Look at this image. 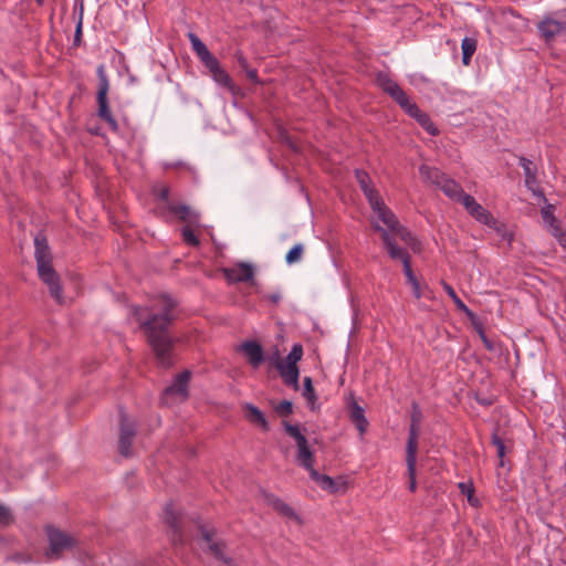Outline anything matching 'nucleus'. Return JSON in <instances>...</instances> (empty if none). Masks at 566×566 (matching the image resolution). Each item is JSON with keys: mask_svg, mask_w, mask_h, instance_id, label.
<instances>
[{"mask_svg": "<svg viewBox=\"0 0 566 566\" xmlns=\"http://www.w3.org/2000/svg\"><path fill=\"white\" fill-rule=\"evenodd\" d=\"M157 301V312L149 311L148 307L132 306V313L154 354L157 366L168 369L175 364L177 338L172 336L170 328L178 317V302L167 294L159 295Z\"/></svg>", "mask_w": 566, "mask_h": 566, "instance_id": "f257e3e1", "label": "nucleus"}, {"mask_svg": "<svg viewBox=\"0 0 566 566\" xmlns=\"http://www.w3.org/2000/svg\"><path fill=\"white\" fill-rule=\"evenodd\" d=\"M36 270L40 280L49 287L50 295L59 303H63L61 280L52 264V253L45 237L36 235L34 239Z\"/></svg>", "mask_w": 566, "mask_h": 566, "instance_id": "f03ea898", "label": "nucleus"}, {"mask_svg": "<svg viewBox=\"0 0 566 566\" xmlns=\"http://www.w3.org/2000/svg\"><path fill=\"white\" fill-rule=\"evenodd\" d=\"M373 229L376 232L380 233L384 247L386 248L390 259L399 260L402 262L403 273L407 277V281L412 287L415 297L419 300L422 296L421 286L412 271L411 259L409 253L407 252V250L397 247V244L391 241L389 233L385 229H382V227L376 223L373 226Z\"/></svg>", "mask_w": 566, "mask_h": 566, "instance_id": "7ed1b4c3", "label": "nucleus"}, {"mask_svg": "<svg viewBox=\"0 0 566 566\" xmlns=\"http://www.w3.org/2000/svg\"><path fill=\"white\" fill-rule=\"evenodd\" d=\"M188 38L198 59L209 70L213 80L230 91H234V84L230 75L221 67L219 61L210 53L206 44L192 32L188 34Z\"/></svg>", "mask_w": 566, "mask_h": 566, "instance_id": "20e7f679", "label": "nucleus"}, {"mask_svg": "<svg viewBox=\"0 0 566 566\" xmlns=\"http://www.w3.org/2000/svg\"><path fill=\"white\" fill-rule=\"evenodd\" d=\"M45 534L49 541V548L45 553L50 559H59L65 551H71L78 545V539L62 530L48 525Z\"/></svg>", "mask_w": 566, "mask_h": 566, "instance_id": "39448f33", "label": "nucleus"}, {"mask_svg": "<svg viewBox=\"0 0 566 566\" xmlns=\"http://www.w3.org/2000/svg\"><path fill=\"white\" fill-rule=\"evenodd\" d=\"M97 75H98L97 116L102 120L106 122L113 132H117L118 124H117L116 119L113 117L109 106H108L107 93H108V88H109V83H108V78L105 74L103 65L98 66Z\"/></svg>", "mask_w": 566, "mask_h": 566, "instance_id": "423d86ee", "label": "nucleus"}, {"mask_svg": "<svg viewBox=\"0 0 566 566\" xmlns=\"http://www.w3.org/2000/svg\"><path fill=\"white\" fill-rule=\"evenodd\" d=\"M283 426L285 433L293 438L296 442V461L303 468H310L311 462H315V457L312 450L310 449L306 437L301 432L300 426L291 424L287 421H283Z\"/></svg>", "mask_w": 566, "mask_h": 566, "instance_id": "0eeeda50", "label": "nucleus"}, {"mask_svg": "<svg viewBox=\"0 0 566 566\" xmlns=\"http://www.w3.org/2000/svg\"><path fill=\"white\" fill-rule=\"evenodd\" d=\"M226 280L230 283H249L256 286L254 266L247 262H239L232 268L223 269Z\"/></svg>", "mask_w": 566, "mask_h": 566, "instance_id": "6e6552de", "label": "nucleus"}, {"mask_svg": "<svg viewBox=\"0 0 566 566\" xmlns=\"http://www.w3.org/2000/svg\"><path fill=\"white\" fill-rule=\"evenodd\" d=\"M165 522L170 527L171 543L174 546L184 545L182 514L177 511L172 503L165 506Z\"/></svg>", "mask_w": 566, "mask_h": 566, "instance_id": "1a4fd4ad", "label": "nucleus"}, {"mask_svg": "<svg viewBox=\"0 0 566 566\" xmlns=\"http://www.w3.org/2000/svg\"><path fill=\"white\" fill-rule=\"evenodd\" d=\"M135 426L129 422L127 416L124 412H120V434L118 441V451L124 457L132 455V443L135 437Z\"/></svg>", "mask_w": 566, "mask_h": 566, "instance_id": "9d476101", "label": "nucleus"}, {"mask_svg": "<svg viewBox=\"0 0 566 566\" xmlns=\"http://www.w3.org/2000/svg\"><path fill=\"white\" fill-rule=\"evenodd\" d=\"M191 378V373L189 370H184L178 374L174 380V382L168 386L164 390V396L172 397L176 396L180 399V401H185L189 397L188 385Z\"/></svg>", "mask_w": 566, "mask_h": 566, "instance_id": "9b49d317", "label": "nucleus"}, {"mask_svg": "<svg viewBox=\"0 0 566 566\" xmlns=\"http://www.w3.org/2000/svg\"><path fill=\"white\" fill-rule=\"evenodd\" d=\"M411 423L409 427V437L407 440V447L406 450H415L418 449V433H419V426L422 421V411L419 407V405L413 401L411 403V417H410Z\"/></svg>", "mask_w": 566, "mask_h": 566, "instance_id": "f8f14e48", "label": "nucleus"}, {"mask_svg": "<svg viewBox=\"0 0 566 566\" xmlns=\"http://www.w3.org/2000/svg\"><path fill=\"white\" fill-rule=\"evenodd\" d=\"M239 350L247 356L248 363L253 368H259L260 365L265 360L263 348L256 340L243 342L239 346Z\"/></svg>", "mask_w": 566, "mask_h": 566, "instance_id": "ddd939ff", "label": "nucleus"}, {"mask_svg": "<svg viewBox=\"0 0 566 566\" xmlns=\"http://www.w3.org/2000/svg\"><path fill=\"white\" fill-rule=\"evenodd\" d=\"M276 356H279V353H276ZM275 368L286 386H291L295 390L298 389L300 370L297 366L286 365L284 359L276 357Z\"/></svg>", "mask_w": 566, "mask_h": 566, "instance_id": "4468645a", "label": "nucleus"}, {"mask_svg": "<svg viewBox=\"0 0 566 566\" xmlns=\"http://www.w3.org/2000/svg\"><path fill=\"white\" fill-rule=\"evenodd\" d=\"M262 496L264 502L274 511H276L280 515L291 520H298V516L295 513V511L276 495L262 491Z\"/></svg>", "mask_w": 566, "mask_h": 566, "instance_id": "2eb2a0df", "label": "nucleus"}, {"mask_svg": "<svg viewBox=\"0 0 566 566\" xmlns=\"http://www.w3.org/2000/svg\"><path fill=\"white\" fill-rule=\"evenodd\" d=\"M168 211L186 224L196 226L199 223V213L187 205L168 202Z\"/></svg>", "mask_w": 566, "mask_h": 566, "instance_id": "dca6fc26", "label": "nucleus"}, {"mask_svg": "<svg viewBox=\"0 0 566 566\" xmlns=\"http://www.w3.org/2000/svg\"><path fill=\"white\" fill-rule=\"evenodd\" d=\"M197 531L199 534V541L202 543L203 552L209 549V546L217 544L221 541L218 536V531L212 524H207L202 522H197Z\"/></svg>", "mask_w": 566, "mask_h": 566, "instance_id": "f3484780", "label": "nucleus"}, {"mask_svg": "<svg viewBox=\"0 0 566 566\" xmlns=\"http://www.w3.org/2000/svg\"><path fill=\"white\" fill-rule=\"evenodd\" d=\"M357 182L359 184L364 195L367 197L369 205H378L380 198L378 191L371 186V179L369 175L360 169L355 171Z\"/></svg>", "mask_w": 566, "mask_h": 566, "instance_id": "a211bd4d", "label": "nucleus"}, {"mask_svg": "<svg viewBox=\"0 0 566 566\" xmlns=\"http://www.w3.org/2000/svg\"><path fill=\"white\" fill-rule=\"evenodd\" d=\"M371 209L378 214V218L386 224L384 228L388 233L394 231L400 223L396 216L385 206L381 198L378 199V205H370Z\"/></svg>", "mask_w": 566, "mask_h": 566, "instance_id": "6ab92c4d", "label": "nucleus"}, {"mask_svg": "<svg viewBox=\"0 0 566 566\" xmlns=\"http://www.w3.org/2000/svg\"><path fill=\"white\" fill-rule=\"evenodd\" d=\"M244 410L245 418L250 423L260 427L263 431L270 430V426L264 413L258 407L252 403H247L244 406Z\"/></svg>", "mask_w": 566, "mask_h": 566, "instance_id": "aec40b11", "label": "nucleus"}, {"mask_svg": "<svg viewBox=\"0 0 566 566\" xmlns=\"http://www.w3.org/2000/svg\"><path fill=\"white\" fill-rule=\"evenodd\" d=\"M391 241L395 243V237L399 238L402 242L408 244L413 252L421 251V243L401 224L394 228V231L389 233Z\"/></svg>", "mask_w": 566, "mask_h": 566, "instance_id": "412c9836", "label": "nucleus"}, {"mask_svg": "<svg viewBox=\"0 0 566 566\" xmlns=\"http://www.w3.org/2000/svg\"><path fill=\"white\" fill-rule=\"evenodd\" d=\"M349 418L359 433L364 434L367 430L368 421L365 417L364 409L355 400L349 403Z\"/></svg>", "mask_w": 566, "mask_h": 566, "instance_id": "4be33fe9", "label": "nucleus"}, {"mask_svg": "<svg viewBox=\"0 0 566 566\" xmlns=\"http://www.w3.org/2000/svg\"><path fill=\"white\" fill-rule=\"evenodd\" d=\"M227 551L228 545L226 541L221 539L217 544L209 546V549L206 553L227 566H237L234 559L227 555Z\"/></svg>", "mask_w": 566, "mask_h": 566, "instance_id": "5701e85b", "label": "nucleus"}, {"mask_svg": "<svg viewBox=\"0 0 566 566\" xmlns=\"http://www.w3.org/2000/svg\"><path fill=\"white\" fill-rule=\"evenodd\" d=\"M419 172L424 182L432 184L438 187L441 185L444 177L447 176L446 174L440 171L438 168L430 167L427 165H421L419 167Z\"/></svg>", "mask_w": 566, "mask_h": 566, "instance_id": "b1692460", "label": "nucleus"}, {"mask_svg": "<svg viewBox=\"0 0 566 566\" xmlns=\"http://www.w3.org/2000/svg\"><path fill=\"white\" fill-rule=\"evenodd\" d=\"M411 117L416 118L417 122L432 136L439 134V130L431 122L428 114L422 112L417 105L411 107V111L408 113Z\"/></svg>", "mask_w": 566, "mask_h": 566, "instance_id": "393cba45", "label": "nucleus"}, {"mask_svg": "<svg viewBox=\"0 0 566 566\" xmlns=\"http://www.w3.org/2000/svg\"><path fill=\"white\" fill-rule=\"evenodd\" d=\"M439 188L444 192L446 196L454 201H459L465 193L462 187L455 180L448 178L447 176L444 177Z\"/></svg>", "mask_w": 566, "mask_h": 566, "instance_id": "a878e982", "label": "nucleus"}, {"mask_svg": "<svg viewBox=\"0 0 566 566\" xmlns=\"http://www.w3.org/2000/svg\"><path fill=\"white\" fill-rule=\"evenodd\" d=\"M538 30L546 40H551L560 33L563 25L559 21L547 18L539 22Z\"/></svg>", "mask_w": 566, "mask_h": 566, "instance_id": "bb28decb", "label": "nucleus"}, {"mask_svg": "<svg viewBox=\"0 0 566 566\" xmlns=\"http://www.w3.org/2000/svg\"><path fill=\"white\" fill-rule=\"evenodd\" d=\"M406 462H407V472H408V476H409V490L411 492H415L417 489V481H416L417 451L406 450Z\"/></svg>", "mask_w": 566, "mask_h": 566, "instance_id": "cd10ccee", "label": "nucleus"}, {"mask_svg": "<svg viewBox=\"0 0 566 566\" xmlns=\"http://www.w3.org/2000/svg\"><path fill=\"white\" fill-rule=\"evenodd\" d=\"M554 209L555 208L553 205H547L541 211L542 218H543L544 222L546 223V226L548 227V230L552 234L555 232H558L562 229L560 222L554 216Z\"/></svg>", "mask_w": 566, "mask_h": 566, "instance_id": "c85d7f7f", "label": "nucleus"}, {"mask_svg": "<svg viewBox=\"0 0 566 566\" xmlns=\"http://www.w3.org/2000/svg\"><path fill=\"white\" fill-rule=\"evenodd\" d=\"M389 96L407 113H409L411 107L416 105L410 102L408 95L400 86H398Z\"/></svg>", "mask_w": 566, "mask_h": 566, "instance_id": "c756f323", "label": "nucleus"}, {"mask_svg": "<svg viewBox=\"0 0 566 566\" xmlns=\"http://www.w3.org/2000/svg\"><path fill=\"white\" fill-rule=\"evenodd\" d=\"M389 96L407 113H409L411 107L416 105L410 102L408 95L400 86H398Z\"/></svg>", "mask_w": 566, "mask_h": 566, "instance_id": "7c9ffc66", "label": "nucleus"}, {"mask_svg": "<svg viewBox=\"0 0 566 566\" xmlns=\"http://www.w3.org/2000/svg\"><path fill=\"white\" fill-rule=\"evenodd\" d=\"M462 48V62L464 65H469L471 57L476 50V40L473 38H464L461 43Z\"/></svg>", "mask_w": 566, "mask_h": 566, "instance_id": "2f4dec72", "label": "nucleus"}, {"mask_svg": "<svg viewBox=\"0 0 566 566\" xmlns=\"http://www.w3.org/2000/svg\"><path fill=\"white\" fill-rule=\"evenodd\" d=\"M377 85L388 95L399 86L387 73L379 72L376 76Z\"/></svg>", "mask_w": 566, "mask_h": 566, "instance_id": "473e14b6", "label": "nucleus"}, {"mask_svg": "<svg viewBox=\"0 0 566 566\" xmlns=\"http://www.w3.org/2000/svg\"><path fill=\"white\" fill-rule=\"evenodd\" d=\"M520 165L524 169L525 185L530 189H533V185H535L536 181H537V179H536V169L532 168V161L530 159L525 158V157H521L520 158Z\"/></svg>", "mask_w": 566, "mask_h": 566, "instance_id": "72a5a7b5", "label": "nucleus"}, {"mask_svg": "<svg viewBox=\"0 0 566 566\" xmlns=\"http://www.w3.org/2000/svg\"><path fill=\"white\" fill-rule=\"evenodd\" d=\"M310 472V476L314 480L323 490H327L332 485V479L329 475L321 474L314 469V462H311L310 468H305Z\"/></svg>", "mask_w": 566, "mask_h": 566, "instance_id": "f704fd0d", "label": "nucleus"}, {"mask_svg": "<svg viewBox=\"0 0 566 566\" xmlns=\"http://www.w3.org/2000/svg\"><path fill=\"white\" fill-rule=\"evenodd\" d=\"M491 443L496 448V454L500 459V465L503 467V458L505 457V442L504 440L499 436V428H495L492 436H491Z\"/></svg>", "mask_w": 566, "mask_h": 566, "instance_id": "c9c22d12", "label": "nucleus"}, {"mask_svg": "<svg viewBox=\"0 0 566 566\" xmlns=\"http://www.w3.org/2000/svg\"><path fill=\"white\" fill-rule=\"evenodd\" d=\"M471 216L478 221L488 226H493L496 223V220L493 218V216L481 205L479 207H475V210Z\"/></svg>", "mask_w": 566, "mask_h": 566, "instance_id": "e433bc0d", "label": "nucleus"}, {"mask_svg": "<svg viewBox=\"0 0 566 566\" xmlns=\"http://www.w3.org/2000/svg\"><path fill=\"white\" fill-rule=\"evenodd\" d=\"M459 489L463 495H467L468 502L474 506L478 507L480 505V501L478 497L474 496V486L470 483L461 482L459 483Z\"/></svg>", "mask_w": 566, "mask_h": 566, "instance_id": "4c0bfd02", "label": "nucleus"}, {"mask_svg": "<svg viewBox=\"0 0 566 566\" xmlns=\"http://www.w3.org/2000/svg\"><path fill=\"white\" fill-rule=\"evenodd\" d=\"M302 356H303L302 345L294 344L284 361L286 365L297 366V361L302 359Z\"/></svg>", "mask_w": 566, "mask_h": 566, "instance_id": "58836bf2", "label": "nucleus"}, {"mask_svg": "<svg viewBox=\"0 0 566 566\" xmlns=\"http://www.w3.org/2000/svg\"><path fill=\"white\" fill-rule=\"evenodd\" d=\"M303 396L308 401V403H311L312 406L314 405V402L317 399L316 394H315V389H314V386H313V381H312L311 377H305L304 378Z\"/></svg>", "mask_w": 566, "mask_h": 566, "instance_id": "ea45409f", "label": "nucleus"}, {"mask_svg": "<svg viewBox=\"0 0 566 566\" xmlns=\"http://www.w3.org/2000/svg\"><path fill=\"white\" fill-rule=\"evenodd\" d=\"M182 239L188 245H191V247H198L200 244L199 239L192 231L191 226H189V224H186L182 228Z\"/></svg>", "mask_w": 566, "mask_h": 566, "instance_id": "a19ab883", "label": "nucleus"}, {"mask_svg": "<svg viewBox=\"0 0 566 566\" xmlns=\"http://www.w3.org/2000/svg\"><path fill=\"white\" fill-rule=\"evenodd\" d=\"M443 290L447 292V294L452 298L453 303L455 304L457 308L459 311L465 310V304L459 298L455 291L451 285H449L446 282H442Z\"/></svg>", "mask_w": 566, "mask_h": 566, "instance_id": "79ce46f5", "label": "nucleus"}, {"mask_svg": "<svg viewBox=\"0 0 566 566\" xmlns=\"http://www.w3.org/2000/svg\"><path fill=\"white\" fill-rule=\"evenodd\" d=\"M458 202L462 203L463 207L467 209V211L470 214L473 213V211L475 210V207L480 206V203H478L475 201V199L471 195H468V193H464Z\"/></svg>", "mask_w": 566, "mask_h": 566, "instance_id": "37998d69", "label": "nucleus"}, {"mask_svg": "<svg viewBox=\"0 0 566 566\" xmlns=\"http://www.w3.org/2000/svg\"><path fill=\"white\" fill-rule=\"evenodd\" d=\"M458 202L462 203L463 207L467 209V211L470 214L473 213V211L475 210V207L480 206V203H478L475 201V199L471 195H468V193H464Z\"/></svg>", "mask_w": 566, "mask_h": 566, "instance_id": "c03bdc74", "label": "nucleus"}, {"mask_svg": "<svg viewBox=\"0 0 566 566\" xmlns=\"http://www.w3.org/2000/svg\"><path fill=\"white\" fill-rule=\"evenodd\" d=\"M14 522V517L10 510L0 503V525L9 526Z\"/></svg>", "mask_w": 566, "mask_h": 566, "instance_id": "a18cd8bd", "label": "nucleus"}, {"mask_svg": "<svg viewBox=\"0 0 566 566\" xmlns=\"http://www.w3.org/2000/svg\"><path fill=\"white\" fill-rule=\"evenodd\" d=\"M275 412L281 417H287L293 412V405L289 400H283L274 408Z\"/></svg>", "mask_w": 566, "mask_h": 566, "instance_id": "49530a36", "label": "nucleus"}, {"mask_svg": "<svg viewBox=\"0 0 566 566\" xmlns=\"http://www.w3.org/2000/svg\"><path fill=\"white\" fill-rule=\"evenodd\" d=\"M302 252V244L294 245L286 254V262L290 264L297 262L301 259Z\"/></svg>", "mask_w": 566, "mask_h": 566, "instance_id": "de8ad7c7", "label": "nucleus"}, {"mask_svg": "<svg viewBox=\"0 0 566 566\" xmlns=\"http://www.w3.org/2000/svg\"><path fill=\"white\" fill-rule=\"evenodd\" d=\"M154 193L157 196V198L166 203V209L168 210V202L169 201V193L170 190L167 186L156 187L154 188Z\"/></svg>", "mask_w": 566, "mask_h": 566, "instance_id": "09e8293b", "label": "nucleus"}, {"mask_svg": "<svg viewBox=\"0 0 566 566\" xmlns=\"http://www.w3.org/2000/svg\"><path fill=\"white\" fill-rule=\"evenodd\" d=\"M347 490V482L339 478L338 480L332 479V485L331 488H327L326 491H329L331 493H337L339 491L345 492Z\"/></svg>", "mask_w": 566, "mask_h": 566, "instance_id": "8fccbe9b", "label": "nucleus"}, {"mask_svg": "<svg viewBox=\"0 0 566 566\" xmlns=\"http://www.w3.org/2000/svg\"><path fill=\"white\" fill-rule=\"evenodd\" d=\"M83 11H84V6H83V2L80 3V18H78V22L76 24V29H75V35H74V42L76 43L77 41H80L81 39V35H82V19H83Z\"/></svg>", "mask_w": 566, "mask_h": 566, "instance_id": "3c124183", "label": "nucleus"}, {"mask_svg": "<svg viewBox=\"0 0 566 566\" xmlns=\"http://www.w3.org/2000/svg\"><path fill=\"white\" fill-rule=\"evenodd\" d=\"M235 57H237V62H238L239 66L241 67V70H243L245 72L247 70L250 69L249 64H248V60L243 56V54L241 52H237Z\"/></svg>", "mask_w": 566, "mask_h": 566, "instance_id": "603ef678", "label": "nucleus"}, {"mask_svg": "<svg viewBox=\"0 0 566 566\" xmlns=\"http://www.w3.org/2000/svg\"><path fill=\"white\" fill-rule=\"evenodd\" d=\"M552 235L557 239L558 243L564 249H566V233H565V231L563 229H560L558 232L553 233Z\"/></svg>", "mask_w": 566, "mask_h": 566, "instance_id": "864d4df0", "label": "nucleus"}, {"mask_svg": "<svg viewBox=\"0 0 566 566\" xmlns=\"http://www.w3.org/2000/svg\"><path fill=\"white\" fill-rule=\"evenodd\" d=\"M245 74H247V77L253 82V83H258L259 82V78H258V72L255 69H249L245 71Z\"/></svg>", "mask_w": 566, "mask_h": 566, "instance_id": "5fc2aeb1", "label": "nucleus"}, {"mask_svg": "<svg viewBox=\"0 0 566 566\" xmlns=\"http://www.w3.org/2000/svg\"><path fill=\"white\" fill-rule=\"evenodd\" d=\"M480 337H481V339H482V342H483V344H484V346H485V348L488 350H493L494 349L493 343L486 337L485 334L480 335Z\"/></svg>", "mask_w": 566, "mask_h": 566, "instance_id": "6e6d98bb", "label": "nucleus"}, {"mask_svg": "<svg viewBox=\"0 0 566 566\" xmlns=\"http://www.w3.org/2000/svg\"><path fill=\"white\" fill-rule=\"evenodd\" d=\"M266 300L271 302L272 304L276 305L281 301V294L280 293H272L266 296Z\"/></svg>", "mask_w": 566, "mask_h": 566, "instance_id": "4d7b16f0", "label": "nucleus"}, {"mask_svg": "<svg viewBox=\"0 0 566 566\" xmlns=\"http://www.w3.org/2000/svg\"><path fill=\"white\" fill-rule=\"evenodd\" d=\"M460 312H463L471 319L472 323L479 319L476 315L467 305L465 310H461Z\"/></svg>", "mask_w": 566, "mask_h": 566, "instance_id": "13d9d810", "label": "nucleus"}, {"mask_svg": "<svg viewBox=\"0 0 566 566\" xmlns=\"http://www.w3.org/2000/svg\"><path fill=\"white\" fill-rule=\"evenodd\" d=\"M472 325L474 326L475 331L479 333V335H482V334H485L484 333V327H483V324L476 319L475 322L472 323Z\"/></svg>", "mask_w": 566, "mask_h": 566, "instance_id": "bf43d9fd", "label": "nucleus"}, {"mask_svg": "<svg viewBox=\"0 0 566 566\" xmlns=\"http://www.w3.org/2000/svg\"><path fill=\"white\" fill-rule=\"evenodd\" d=\"M14 559H17V560H23V562H28V560H30V558H29V557H20V556H15V557H14Z\"/></svg>", "mask_w": 566, "mask_h": 566, "instance_id": "052dcab7", "label": "nucleus"}, {"mask_svg": "<svg viewBox=\"0 0 566 566\" xmlns=\"http://www.w3.org/2000/svg\"><path fill=\"white\" fill-rule=\"evenodd\" d=\"M38 2V4H43V0H35Z\"/></svg>", "mask_w": 566, "mask_h": 566, "instance_id": "680f3d73", "label": "nucleus"}]
</instances>
